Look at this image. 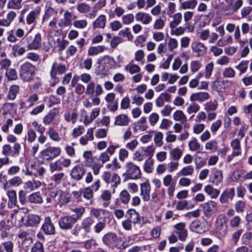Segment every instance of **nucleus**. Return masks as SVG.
<instances>
[{
	"label": "nucleus",
	"mask_w": 252,
	"mask_h": 252,
	"mask_svg": "<svg viewBox=\"0 0 252 252\" xmlns=\"http://www.w3.org/2000/svg\"><path fill=\"white\" fill-rule=\"evenodd\" d=\"M86 173V169L83 165H76L71 170L70 172L71 177L75 180H81Z\"/></svg>",
	"instance_id": "obj_10"
},
{
	"label": "nucleus",
	"mask_w": 252,
	"mask_h": 252,
	"mask_svg": "<svg viewBox=\"0 0 252 252\" xmlns=\"http://www.w3.org/2000/svg\"><path fill=\"white\" fill-rule=\"evenodd\" d=\"M173 21L169 24V27L171 29H175L178 25L180 24L182 20V15L181 13H177L174 15H172Z\"/></svg>",
	"instance_id": "obj_32"
},
{
	"label": "nucleus",
	"mask_w": 252,
	"mask_h": 252,
	"mask_svg": "<svg viewBox=\"0 0 252 252\" xmlns=\"http://www.w3.org/2000/svg\"><path fill=\"white\" fill-rule=\"evenodd\" d=\"M154 161L153 159H147L144 164V171L147 173H151L153 171V166Z\"/></svg>",
	"instance_id": "obj_60"
},
{
	"label": "nucleus",
	"mask_w": 252,
	"mask_h": 252,
	"mask_svg": "<svg viewBox=\"0 0 252 252\" xmlns=\"http://www.w3.org/2000/svg\"><path fill=\"white\" fill-rule=\"evenodd\" d=\"M119 198L122 203L127 204L130 200V196L128 191L125 189L121 192Z\"/></svg>",
	"instance_id": "obj_41"
},
{
	"label": "nucleus",
	"mask_w": 252,
	"mask_h": 252,
	"mask_svg": "<svg viewBox=\"0 0 252 252\" xmlns=\"http://www.w3.org/2000/svg\"><path fill=\"white\" fill-rule=\"evenodd\" d=\"M203 213L207 217H209L212 213L217 209V204L214 201L210 200L202 205Z\"/></svg>",
	"instance_id": "obj_16"
},
{
	"label": "nucleus",
	"mask_w": 252,
	"mask_h": 252,
	"mask_svg": "<svg viewBox=\"0 0 252 252\" xmlns=\"http://www.w3.org/2000/svg\"><path fill=\"white\" fill-rule=\"evenodd\" d=\"M104 47L103 46H92L88 50V55L94 56L104 51Z\"/></svg>",
	"instance_id": "obj_40"
},
{
	"label": "nucleus",
	"mask_w": 252,
	"mask_h": 252,
	"mask_svg": "<svg viewBox=\"0 0 252 252\" xmlns=\"http://www.w3.org/2000/svg\"><path fill=\"white\" fill-rule=\"evenodd\" d=\"M191 48L193 52L197 54L198 57L204 56L207 50V47L201 42H193L191 44Z\"/></svg>",
	"instance_id": "obj_18"
},
{
	"label": "nucleus",
	"mask_w": 252,
	"mask_h": 252,
	"mask_svg": "<svg viewBox=\"0 0 252 252\" xmlns=\"http://www.w3.org/2000/svg\"><path fill=\"white\" fill-rule=\"evenodd\" d=\"M94 223V219L91 217H88L84 218L81 221L80 225L89 234L92 230V227Z\"/></svg>",
	"instance_id": "obj_25"
},
{
	"label": "nucleus",
	"mask_w": 252,
	"mask_h": 252,
	"mask_svg": "<svg viewBox=\"0 0 252 252\" xmlns=\"http://www.w3.org/2000/svg\"><path fill=\"white\" fill-rule=\"evenodd\" d=\"M177 229L176 233L178 234L179 238L181 241H185L187 236V231L185 229V224L180 222L174 226Z\"/></svg>",
	"instance_id": "obj_21"
},
{
	"label": "nucleus",
	"mask_w": 252,
	"mask_h": 252,
	"mask_svg": "<svg viewBox=\"0 0 252 252\" xmlns=\"http://www.w3.org/2000/svg\"><path fill=\"white\" fill-rule=\"evenodd\" d=\"M66 67L65 65L62 64H58L57 63L55 62L53 63L51 70L50 72L51 77H55L57 73L59 74H63L66 70Z\"/></svg>",
	"instance_id": "obj_19"
},
{
	"label": "nucleus",
	"mask_w": 252,
	"mask_h": 252,
	"mask_svg": "<svg viewBox=\"0 0 252 252\" xmlns=\"http://www.w3.org/2000/svg\"><path fill=\"white\" fill-rule=\"evenodd\" d=\"M20 90V87L17 85H13L10 87L7 98L10 100H14L15 99L18 93Z\"/></svg>",
	"instance_id": "obj_33"
},
{
	"label": "nucleus",
	"mask_w": 252,
	"mask_h": 252,
	"mask_svg": "<svg viewBox=\"0 0 252 252\" xmlns=\"http://www.w3.org/2000/svg\"><path fill=\"white\" fill-rule=\"evenodd\" d=\"M151 187L148 182H145L140 185V195L144 201L150 199Z\"/></svg>",
	"instance_id": "obj_11"
},
{
	"label": "nucleus",
	"mask_w": 252,
	"mask_h": 252,
	"mask_svg": "<svg viewBox=\"0 0 252 252\" xmlns=\"http://www.w3.org/2000/svg\"><path fill=\"white\" fill-rule=\"evenodd\" d=\"M130 121V119L126 114H120L115 118L114 124L119 126H127Z\"/></svg>",
	"instance_id": "obj_28"
},
{
	"label": "nucleus",
	"mask_w": 252,
	"mask_h": 252,
	"mask_svg": "<svg viewBox=\"0 0 252 252\" xmlns=\"http://www.w3.org/2000/svg\"><path fill=\"white\" fill-rule=\"evenodd\" d=\"M39 14V12L36 11H32L28 15L27 17V23L28 24L30 25L33 23Z\"/></svg>",
	"instance_id": "obj_49"
},
{
	"label": "nucleus",
	"mask_w": 252,
	"mask_h": 252,
	"mask_svg": "<svg viewBox=\"0 0 252 252\" xmlns=\"http://www.w3.org/2000/svg\"><path fill=\"white\" fill-rule=\"evenodd\" d=\"M31 252H44L43 244L39 242H36L32 247Z\"/></svg>",
	"instance_id": "obj_62"
},
{
	"label": "nucleus",
	"mask_w": 252,
	"mask_h": 252,
	"mask_svg": "<svg viewBox=\"0 0 252 252\" xmlns=\"http://www.w3.org/2000/svg\"><path fill=\"white\" fill-rule=\"evenodd\" d=\"M59 111L56 109H53L44 117L43 119V123L46 125H51L54 124L53 122L56 117L59 114Z\"/></svg>",
	"instance_id": "obj_22"
},
{
	"label": "nucleus",
	"mask_w": 252,
	"mask_h": 252,
	"mask_svg": "<svg viewBox=\"0 0 252 252\" xmlns=\"http://www.w3.org/2000/svg\"><path fill=\"white\" fill-rule=\"evenodd\" d=\"M141 149L143 152L145 157H149V158H151L153 155L155 148L152 145L146 148L141 147Z\"/></svg>",
	"instance_id": "obj_55"
},
{
	"label": "nucleus",
	"mask_w": 252,
	"mask_h": 252,
	"mask_svg": "<svg viewBox=\"0 0 252 252\" xmlns=\"http://www.w3.org/2000/svg\"><path fill=\"white\" fill-rule=\"evenodd\" d=\"M173 118L175 121L186 122L187 119L183 112L181 110H177L173 114Z\"/></svg>",
	"instance_id": "obj_43"
},
{
	"label": "nucleus",
	"mask_w": 252,
	"mask_h": 252,
	"mask_svg": "<svg viewBox=\"0 0 252 252\" xmlns=\"http://www.w3.org/2000/svg\"><path fill=\"white\" fill-rule=\"evenodd\" d=\"M72 211L76 214L75 215H74V218H75L77 221L82 218L83 215L85 213V209L83 207H76L72 209Z\"/></svg>",
	"instance_id": "obj_44"
},
{
	"label": "nucleus",
	"mask_w": 252,
	"mask_h": 252,
	"mask_svg": "<svg viewBox=\"0 0 252 252\" xmlns=\"http://www.w3.org/2000/svg\"><path fill=\"white\" fill-rule=\"evenodd\" d=\"M194 168L192 166L189 165L184 167L179 173V175L183 176L191 175L193 174Z\"/></svg>",
	"instance_id": "obj_53"
},
{
	"label": "nucleus",
	"mask_w": 252,
	"mask_h": 252,
	"mask_svg": "<svg viewBox=\"0 0 252 252\" xmlns=\"http://www.w3.org/2000/svg\"><path fill=\"white\" fill-rule=\"evenodd\" d=\"M170 155L174 160H179L182 156V151L180 149L176 148L170 151Z\"/></svg>",
	"instance_id": "obj_56"
},
{
	"label": "nucleus",
	"mask_w": 252,
	"mask_h": 252,
	"mask_svg": "<svg viewBox=\"0 0 252 252\" xmlns=\"http://www.w3.org/2000/svg\"><path fill=\"white\" fill-rule=\"evenodd\" d=\"M218 105L216 101H210L204 105V109L207 112L214 111L217 109Z\"/></svg>",
	"instance_id": "obj_52"
},
{
	"label": "nucleus",
	"mask_w": 252,
	"mask_h": 252,
	"mask_svg": "<svg viewBox=\"0 0 252 252\" xmlns=\"http://www.w3.org/2000/svg\"><path fill=\"white\" fill-rule=\"evenodd\" d=\"M125 217L134 224L139 223L140 221V214L133 209H128L126 213Z\"/></svg>",
	"instance_id": "obj_13"
},
{
	"label": "nucleus",
	"mask_w": 252,
	"mask_h": 252,
	"mask_svg": "<svg viewBox=\"0 0 252 252\" xmlns=\"http://www.w3.org/2000/svg\"><path fill=\"white\" fill-rule=\"evenodd\" d=\"M38 100V96L36 94L30 95L25 101H22L20 103L21 108H28L32 106Z\"/></svg>",
	"instance_id": "obj_20"
},
{
	"label": "nucleus",
	"mask_w": 252,
	"mask_h": 252,
	"mask_svg": "<svg viewBox=\"0 0 252 252\" xmlns=\"http://www.w3.org/2000/svg\"><path fill=\"white\" fill-rule=\"evenodd\" d=\"M74 215H67L60 218L58 221L60 228L63 230H72L77 222Z\"/></svg>",
	"instance_id": "obj_4"
},
{
	"label": "nucleus",
	"mask_w": 252,
	"mask_h": 252,
	"mask_svg": "<svg viewBox=\"0 0 252 252\" xmlns=\"http://www.w3.org/2000/svg\"><path fill=\"white\" fill-rule=\"evenodd\" d=\"M189 150L191 151H197L200 150L201 145L195 138H193L189 143Z\"/></svg>",
	"instance_id": "obj_45"
},
{
	"label": "nucleus",
	"mask_w": 252,
	"mask_h": 252,
	"mask_svg": "<svg viewBox=\"0 0 252 252\" xmlns=\"http://www.w3.org/2000/svg\"><path fill=\"white\" fill-rule=\"evenodd\" d=\"M65 174L63 172L58 173L54 174L51 178V181L54 182L55 185H59L64 179Z\"/></svg>",
	"instance_id": "obj_39"
},
{
	"label": "nucleus",
	"mask_w": 252,
	"mask_h": 252,
	"mask_svg": "<svg viewBox=\"0 0 252 252\" xmlns=\"http://www.w3.org/2000/svg\"><path fill=\"white\" fill-rule=\"evenodd\" d=\"M136 21L141 22L143 24H148L152 20V17L148 13L138 12L135 15Z\"/></svg>",
	"instance_id": "obj_27"
},
{
	"label": "nucleus",
	"mask_w": 252,
	"mask_h": 252,
	"mask_svg": "<svg viewBox=\"0 0 252 252\" xmlns=\"http://www.w3.org/2000/svg\"><path fill=\"white\" fill-rule=\"evenodd\" d=\"M21 148V145L19 143H15L12 147L9 144H5L2 148V154L5 157H17L20 155Z\"/></svg>",
	"instance_id": "obj_6"
},
{
	"label": "nucleus",
	"mask_w": 252,
	"mask_h": 252,
	"mask_svg": "<svg viewBox=\"0 0 252 252\" xmlns=\"http://www.w3.org/2000/svg\"><path fill=\"white\" fill-rule=\"evenodd\" d=\"M7 194L8 197V206L9 208H13L17 205V194L15 190H11L7 192Z\"/></svg>",
	"instance_id": "obj_24"
},
{
	"label": "nucleus",
	"mask_w": 252,
	"mask_h": 252,
	"mask_svg": "<svg viewBox=\"0 0 252 252\" xmlns=\"http://www.w3.org/2000/svg\"><path fill=\"white\" fill-rule=\"evenodd\" d=\"M82 193L83 197L88 199H91L94 196L93 189L90 187L82 189Z\"/></svg>",
	"instance_id": "obj_48"
},
{
	"label": "nucleus",
	"mask_w": 252,
	"mask_h": 252,
	"mask_svg": "<svg viewBox=\"0 0 252 252\" xmlns=\"http://www.w3.org/2000/svg\"><path fill=\"white\" fill-rule=\"evenodd\" d=\"M222 75L225 78H233L235 76V71L232 67H227L224 69Z\"/></svg>",
	"instance_id": "obj_57"
},
{
	"label": "nucleus",
	"mask_w": 252,
	"mask_h": 252,
	"mask_svg": "<svg viewBox=\"0 0 252 252\" xmlns=\"http://www.w3.org/2000/svg\"><path fill=\"white\" fill-rule=\"evenodd\" d=\"M5 74L8 81L16 80L18 78L17 72L16 70L13 68L7 69Z\"/></svg>",
	"instance_id": "obj_47"
},
{
	"label": "nucleus",
	"mask_w": 252,
	"mask_h": 252,
	"mask_svg": "<svg viewBox=\"0 0 252 252\" xmlns=\"http://www.w3.org/2000/svg\"><path fill=\"white\" fill-rule=\"evenodd\" d=\"M102 242L104 244L110 248H113L117 246L118 242L117 235L114 232H108L102 237Z\"/></svg>",
	"instance_id": "obj_9"
},
{
	"label": "nucleus",
	"mask_w": 252,
	"mask_h": 252,
	"mask_svg": "<svg viewBox=\"0 0 252 252\" xmlns=\"http://www.w3.org/2000/svg\"><path fill=\"white\" fill-rule=\"evenodd\" d=\"M7 7L8 9H19L22 7V0H9Z\"/></svg>",
	"instance_id": "obj_38"
},
{
	"label": "nucleus",
	"mask_w": 252,
	"mask_h": 252,
	"mask_svg": "<svg viewBox=\"0 0 252 252\" xmlns=\"http://www.w3.org/2000/svg\"><path fill=\"white\" fill-rule=\"evenodd\" d=\"M249 64L248 61H243L238 65L235 66V68L240 71V75L244 73L248 69Z\"/></svg>",
	"instance_id": "obj_50"
},
{
	"label": "nucleus",
	"mask_w": 252,
	"mask_h": 252,
	"mask_svg": "<svg viewBox=\"0 0 252 252\" xmlns=\"http://www.w3.org/2000/svg\"><path fill=\"white\" fill-rule=\"evenodd\" d=\"M41 220L40 217L35 214H28L26 217V221L24 224L28 226H36Z\"/></svg>",
	"instance_id": "obj_15"
},
{
	"label": "nucleus",
	"mask_w": 252,
	"mask_h": 252,
	"mask_svg": "<svg viewBox=\"0 0 252 252\" xmlns=\"http://www.w3.org/2000/svg\"><path fill=\"white\" fill-rule=\"evenodd\" d=\"M83 157L85 159L84 161L85 165L87 167L91 166L93 161L92 152L90 151H85L83 154Z\"/></svg>",
	"instance_id": "obj_37"
},
{
	"label": "nucleus",
	"mask_w": 252,
	"mask_h": 252,
	"mask_svg": "<svg viewBox=\"0 0 252 252\" xmlns=\"http://www.w3.org/2000/svg\"><path fill=\"white\" fill-rule=\"evenodd\" d=\"M61 153L60 147L49 146L40 152V156L43 159L50 161L59 156Z\"/></svg>",
	"instance_id": "obj_3"
},
{
	"label": "nucleus",
	"mask_w": 252,
	"mask_h": 252,
	"mask_svg": "<svg viewBox=\"0 0 252 252\" xmlns=\"http://www.w3.org/2000/svg\"><path fill=\"white\" fill-rule=\"evenodd\" d=\"M230 145L232 148L234 155H240L241 154L240 141L238 139L236 138L233 140L230 143Z\"/></svg>",
	"instance_id": "obj_34"
},
{
	"label": "nucleus",
	"mask_w": 252,
	"mask_h": 252,
	"mask_svg": "<svg viewBox=\"0 0 252 252\" xmlns=\"http://www.w3.org/2000/svg\"><path fill=\"white\" fill-rule=\"evenodd\" d=\"M126 172L123 174L130 179H138L141 177V173L138 166L131 162H127L126 165Z\"/></svg>",
	"instance_id": "obj_5"
},
{
	"label": "nucleus",
	"mask_w": 252,
	"mask_h": 252,
	"mask_svg": "<svg viewBox=\"0 0 252 252\" xmlns=\"http://www.w3.org/2000/svg\"><path fill=\"white\" fill-rule=\"evenodd\" d=\"M223 176L221 170L216 168L212 169L210 175V180L212 183L218 185L222 180Z\"/></svg>",
	"instance_id": "obj_14"
},
{
	"label": "nucleus",
	"mask_w": 252,
	"mask_h": 252,
	"mask_svg": "<svg viewBox=\"0 0 252 252\" xmlns=\"http://www.w3.org/2000/svg\"><path fill=\"white\" fill-rule=\"evenodd\" d=\"M41 230L46 235H53L56 234L54 224L50 217H46L41 227Z\"/></svg>",
	"instance_id": "obj_8"
},
{
	"label": "nucleus",
	"mask_w": 252,
	"mask_h": 252,
	"mask_svg": "<svg viewBox=\"0 0 252 252\" xmlns=\"http://www.w3.org/2000/svg\"><path fill=\"white\" fill-rule=\"evenodd\" d=\"M103 92L102 86L100 84H95L94 82H89L85 91V94L87 95L98 96Z\"/></svg>",
	"instance_id": "obj_7"
},
{
	"label": "nucleus",
	"mask_w": 252,
	"mask_h": 252,
	"mask_svg": "<svg viewBox=\"0 0 252 252\" xmlns=\"http://www.w3.org/2000/svg\"><path fill=\"white\" fill-rule=\"evenodd\" d=\"M196 0H189L183 2L181 3V8L186 9H193L197 4Z\"/></svg>",
	"instance_id": "obj_42"
},
{
	"label": "nucleus",
	"mask_w": 252,
	"mask_h": 252,
	"mask_svg": "<svg viewBox=\"0 0 252 252\" xmlns=\"http://www.w3.org/2000/svg\"><path fill=\"white\" fill-rule=\"evenodd\" d=\"M125 69L126 70H128L130 74H134L136 73H138L140 71V67L136 64L129 65H126L125 67Z\"/></svg>",
	"instance_id": "obj_64"
},
{
	"label": "nucleus",
	"mask_w": 252,
	"mask_h": 252,
	"mask_svg": "<svg viewBox=\"0 0 252 252\" xmlns=\"http://www.w3.org/2000/svg\"><path fill=\"white\" fill-rule=\"evenodd\" d=\"M41 37L40 33H37L32 41L29 43L28 47L30 50H36L41 47Z\"/></svg>",
	"instance_id": "obj_26"
},
{
	"label": "nucleus",
	"mask_w": 252,
	"mask_h": 252,
	"mask_svg": "<svg viewBox=\"0 0 252 252\" xmlns=\"http://www.w3.org/2000/svg\"><path fill=\"white\" fill-rule=\"evenodd\" d=\"M47 133L50 139L53 141H59L61 140L59 133L53 127L49 128Z\"/></svg>",
	"instance_id": "obj_51"
},
{
	"label": "nucleus",
	"mask_w": 252,
	"mask_h": 252,
	"mask_svg": "<svg viewBox=\"0 0 252 252\" xmlns=\"http://www.w3.org/2000/svg\"><path fill=\"white\" fill-rule=\"evenodd\" d=\"M145 158V156L141 148L136 151L133 155V159L139 161L143 160Z\"/></svg>",
	"instance_id": "obj_61"
},
{
	"label": "nucleus",
	"mask_w": 252,
	"mask_h": 252,
	"mask_svg": "<svg viewBox=\"0 0 252 252\" xmlns=\"http://www.w3.org/2000/svg\"><path fill=\"white\" fill-rule=\"evenodd\" d=\"M205 148L207 150H211L215 152L218 150V143L215 140H211L206 144Z\"/></svg>",
	"instance_id": "obj_59"
},
{
	"label": "nucleus",
	"mask_w": 252,
	"mask_h": 252,
	"mask_svg": "<svg viewBox=\"0 0 252 252\" xmlns=\"http://www.w3.org/2000/svg\"><path fill=\"white\" fill-rule=\"evenodd\" d=\"M246 208V203L244 201L239 200L236 202L235 205V210L238 213H242Z\"/></svg>",
	"instance_id": "obj_54"
},
{
	"label": "nucleus",
	"mask_w": 252,
	"mask_h": 252,
	"mask_svg": "<svg viewBox=\"0 0 252 252\" xmlns=\"http://www.w3.org/2000/svg\"><path fill=\"white\" fill-rule=\"evenodd\" d=\"M227 220L223 214H220L217 218L215 221V234L219 239H222L227 233Z\"/></svg>",
	"instance_id": "obj_2"
},
{
	"label": "nucleus",
	"mask_w": 252,
	"mask_h": 252,
	"mask_svg": "<svg viewBox=\"0 0 252 252\" xmlns=\"http://www.w3.org/2000/svg\"><path fill=\"white\" fill-rule=\"evenodd\" d=\"M50 168L52 172L62 170L63 167L61 164V160H58L55 162L50 163Z\"/></svg>",
	"instance_id": "obj_46"
},
{
	"label": "nucleus",
	"mask_w": 252,
	"mask_h": 252,
	"mask_svg": "<svg viewBox=\"0 0 252 252\" xmlns=\"http://www.w3.org/2000/svg\"><path fill=\"white\" fill-rule=\"evenodd\" d=\"M235 189L233 188L227 189L224 190L220 197V202L222 203H227L229 199L232 200L235 195Z\"/></svg>",
	"instance_id": "obj_12"
},
{
	"label": "nucleus",
	"mask_w": 252,
	"mask_h": 252,
	"mask_svg": "<svg viewBox=\"0 0 252 252\" xmlns=\"http://www.w3.org/2000/svg\"><path fill=\"white\" fill-rule=\"evenodd\" d=\"M205 191L211 196L212 198H216L220 194V191L214 189L211 185H207L205 187Z\"/></svg>",
	"instance_id": "obj_35"
},
{
	"label": "nucleus",
	"mask_w": 252,
	"mask_h": 252,
	"mask_svg": "<svg viewBox=\"0 0 252 252\" xmlns=\"http://www.w3.org/2000/svg\"><path fill=\"white\" fill-rule=\"evenodd\" d=\"M106 226V220H103L102 221H98L94 226V229L95 232L99 233Z\"/></svg>",
	"instance_id": "obj_58"
},
{
	"label": "nucleus",
	"mask_w": 252,
	"mask_h": 252,
	"mask_svg": "<svg viewBox=\"0 0 252 252\" xmlns=\"http://www.w3.org/2000/svg\"><path fill=\"white\" fill-rule=\"evenodd\" d=\"M36 67L29 62L21 64L19 68V76L24 82H31L35 74Z\"/></svg>",
	"instance_id": "obj_1"
},
{
	"label": "nucleus",
	"mask_w": 252,
	"mask_h": 252,
	"mask_svg": "<svg viewBox=\"0 0 252 252\" xmlns=\"http://www.w3.org/2000/svg\"><path fill=\"white\" fill-rule=\"evenodd\" d=\"M200 109L199 105L196 103H192L187 108V112L189 114L196 113Z\"/></svg>",
	"instance_id": "obj_63"
},
{
	"label": "nucleus",
	"mask_w": 252,
	"mask_h": 252,
	"mask_svg": "<svg viewBox=\"0 0 252 252\" xmlns=\"http://www.w3.org/2000/svg\"><path fill=\"white\" fill-rule=\"evenodd\" d=\"M190 227L192 231L197 233H203L205 232V230L201 228L200 221L199 220H195L192 222L190 224Z\"/></svg>",
	"instance_id": "obj_36"
},
{
	"label": "nucleus",
	"mask_w": 252,
	"mask_h": 252,
	"mask_svg": "<svg viewBox=\"0 0 252 252\" xmlns=\"http://www.w3.org/2000/svg\"><path fill=\"white\" fill-rule=\"evenodd\" d=\"M111 193L108 190H103L100 196V198L104 201L103 206L107 207L110 204V200L111 199Z\"/></svg>",
	"instance_id": "obj_29"
},
{
	"label": "nucleus",
	"mask_w": 252,
	"mask_h": 252,
	"mask_svg": "<svg viewBox=\"0 0 252 252\" xmlns=\"http://www.w3.org/2000/svg\"><path fill=\"white\" fill-rule=\"evenodd\" d=\"M210 95L208 93L199 92L192 94L190 97V100L192 102L195 101L203 102L208 99Z\"/></svg>",
	"instance_id": "obj_23"
},
{
	"label": "nucleus",
	"mask_w": 252,
	"mask_h": 252,
	"mask_svg": "<svg viewBox=\"0 0 252 252\" xmlns=\"http://www.w3.org/2000/svg\"><path fill=\"white\" fill-rule=\"evenodd\" d=\"M71 234L75 237L81 239H85L87 237L88 233L81 226L80 224H76L71 230Z\"/></svg>",
	"instance_id": "obj_17"
},
{
	"label": "nucleus",
	"mask_w": 252,
	"mask_h": 252,
	"mask_svg": "<svg viewBox=\"0 0 252 252\" xmlns=\"http://www.w3.org/2000/svg\"><path fill=\"white\" fill-rule=\"evenodd\" d=\"M28 200L31 203L40 204L43 202L42 198L39 192L32 193L28 196Z\"/></svg>",
	"instance_id": "obj_30"
},
{
	"label": "nucleus",
	"mask_w": 252,
	"mask_h": 252,
	"mask_svg": "<svg viewBox=\"0 0 252 252\" xmlns=\"http://www.w3.org/2000/svg\"><path fill=\"white\" fill-rule=\"evenodd\" d=\"M106 24V17L103 15H100L93 23V25L94 29H103Z\"/></svg>",
	"instance_id": "obj_31"
}]
</instances>
